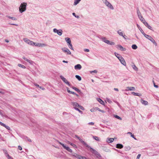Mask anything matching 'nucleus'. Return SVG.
Here are the masks:
<instances>
[{"mask_svg":"<svg viewBox=\"0 0 159 159\" xmlns=\"http://www.w3.org/2000/svg\"><path fill=\"white\" fill-rule=\"evenodd\" d=\"M23 59L26 61H27L28 62H29L30 64L33 65V63H34L33 61L31 60H30L26 58H25V57H22Z\"/></svg>","mask_w":159,"mask_h":159,"instance_id":"15","label":"nucleus"},{"mask_svg":"<svg viewBox=\"0 0 159 159\" xmlns=\"http://www.w3.org/2000/svg\"><path fill=\"white\" fill-rule=\"evenodd\" d=\"M131 66L133 69L137 71L138 70V68L136 66L134 65V63H133V64L131 65Z\"/></svg>","mask_w":159,"mask_h":159,"instance_id":"28","label":"nucleus"},{"mask_svg":"<svg viewBox=\"0 0 159 159\" xmlns=\"http://www.w3.org/2000/svg\"><path fill=\"white\" fill-rule=\"evenodd\" d=\"M114 140V139L113 138H108L107 139V142L110 143H112Z\"/></svg>","mask_w":159,"mask_h":159,"instance_id":"23","label":"nucleus"},{"mask_svg":"<svg viewBox=\"0 0 159 159\" xmlns=\"http://www.w3.org/2000/svg\"><path fill=\"white\" fill-rule=\"evenodd\" d=\"M72 155L79 159H87L85 157L82 156L75 153H72Z\"/></svg>","mask_w":159,"mask_h":159,"instance_id":"7","label":"nucleus"},{"mask_svg":"<svg viewBox=\"0 0 159 159\" xmlns=\"http://www.w3.org/2000/svg\"><path fill=\"white\" fill-rule=\"evenodd\" d=\"M71 103L75 108V107L78 108V107L79 106V104L77 102H71Z\"/></svg>","mask_w":159,"mask_h":159,"instance_id":"17","label":"nucleus"},{"mask_svg":"<svg viewBox=\"0 0 159 159\" xmlns=\"http://www.w3.org/2000/svg\"><path fill=\"white\" fill-rule=\"evenodd\" d=\"M126 89H125L126 91L129 90L132 91L135 90V88L133 87H128L126 88Z\"/></svg>","mask_w":159,"mask_h":159,"instance_id":"19","label":"nucleus"},{"mask_svg":"<svg viewBox=\"0 0 159 159\" xmlns=\"http://www.w3.org/2000/svg\"><path fill=\"white\" fill-rule=\"evenodd\" d=\"M68 46L69 48L70 49H71L74 51V49L73 47V46L71 44V43H70L69 44H68Z\"/></svg>","mask_w":159,"mask_h":159,"instance_id":"34","label":"nucleus"},{"mask_svg":"<svg viewBox=\"0 0 159 159\" xmlns=\"http://www.w3.org/2000/svg\"><path fill=\"white\" fill-rule=\"evenodd\" d=\"M137 48H138L137 46L135 44H133L132 46V48L133 49H134V50L136 49H137Z\"/></svg>","mask_w":159,"mask_h":159,"instance_id":"37","label":"nucleus"},{"mask_svg":"<svg viewBox=\"0 0 159 159\" xmlns=\"http://www.w3.org/2000/svg\"><path fill=\"white\" fill-rule=\"evenodd\" d=\"M116 48L121 50V51H124L126 50L125 48H123L121 45L118 44L116 46Z\"/></svg>","mask_w":159,"mask_h":159,"instance_id":"13","label":"nucleus"},{"mask_svg":"<svg viewBox=\"0 0 159 159\" xmlns=\"http://www.w3.org/2000/svg\"><path fill=\"white\" fill-rule=\"evenodd\" d=\"M117 33L120 36H122L124 37V38L125 39V35H123V32L121 31V30H118L117 31Z\"/></svg>","mask_w":159,"mask_h":159,"instance_id":"20","label":"nucleus"},{"mask_svg":"<svg viewBox=\"0 0 159 159\" xmlns=\"http://www.w3.org/2000/svg\"><path fill=\"white\" fill-rule=\"evenodd\" d=\"M0 125L4 127L5 128H6L8 130H10V128L8 126H7L5 125V124H4V123H2V122L0 121Z\"/></svg>","mask_w":159,"mask_h":159,"instance_id":"22","label":"nucleus"},{"mask_svg":"<svg viewBox=\"0 0 159 159\" xmlns=\"http://www.w3.org/2000/svg\"><path fill=\"white\" fill-rule=\"evenodd\" d=\"M98 100L100 104L102 105H104V102L100 98H98Z\"/></svg>","mask_w":159,"mask_h":159,"instance_id":"30","label":"nucleus"},{"mask_svg":"<svg viewBox=\"0 0 159 159\" xmlns=\"http://www.w3.org/2000/svg\"><path fill=\"white\" fill-rule=\"evenodd\" d=\"M139 19L143 24H144L146 21L145 19L142 16H141L139 18Z\"/></svg>","mask_w":159,"mask_h":159,"instance_id":"29","label":"nucleus"},{"mask_svg":"<svg viewBox=\"0 0 159 159\" xmlns=\"http://www.w3.org/2000/svg\"><path fill=\"white\" fill-rule=\"evenodd\" d=\"M116 56L117 57L120 61L121 63L123 65L125 66L126 65V63L123 57L119 55L118 54L115 53Z\"/></svg>","mask_w":159,"mask_h":159,"instance_id":"2","label":"nucleus"},{"mask_svg":"<svg viewBox=\"0 0 159 159\" xmlns=\"http://www.w3.org/2000/svg\"><path fill=\"white\" fill-rule=\"evenodd\" d=\"M126 149L128 150H129L130 149V147L129 146H127L126 147Z\"/></svg>","mask_w":159,"mask_h":159,"instance_id":"59","label":"nucleus"},{"mask_svg":"<svg viewBox=\"0 0 159 159\" xmlns=\"http://www.w3.org/2000/svg\"><path fill=\"white\" fill-rule=\"evenodd\" d=\"M57 142L59 144L62 145L63 147V148L66 150H67L70 152L72 153V150L70 149L69 147L66 146L64 144L62 143L59 142V141H57Z\"/></svg>","mask_w":159,"mask_h":159,"instance_id":"6","label":"nucleus"},{"mask_svg":"<svg viewBox=\"0 0 159 159\" xmlns=\"http://www.w3.org/2000/svg\"><path fill=\"white\" fill-rule=\"evenodd\" d=\"M103 2L108 8L112 10H114V8L113 6L107 0H103Z\"/></svg>","mask_w":159,"mask_h":159,"instance_id":"3","label":"nucleus"},{"mask_svg":"<svg viewBox=\"0 0 159 159\" xmlns=\"http://www.w3.org/2000/svg\"><path fill=\"white\" fill-rule=\"evenodd\" d=\"M116 146V148L119 149H121L123 147V145L120 144H117Z\"/></svg>","mask_w":159,"mask_h":159,"instance_id":"27","label":"nucleus"},{"mask_svg":"<svg viewBox=\"0 0 159 159\" xmlns=\"http://www.w3.org/2000/svg\"><path fill=\"white\" fill-rule=\"evenodd\" d=\"M75 109L77 111H79V112H80V113H82V111H80L79 109L78 108L75 107Z\"/></svg>","mask_w":159,"mask_h":159,"instance_id":"46","label":"nucleus"},{"mask_svg":"<svg viewBox=\"0 0 159 159\" xmlns=\"http://www.w3.org/2000/svg\"><path fill=\"white\" fill-rule=\"evenodd\" d=\"M105 151L107 152H110V150L108 149L106 150H105Z\"/></svg>","mask_w":159,"mask_h":159,"instance_id":"64","label":"nucleus"},{"mask_svg":"<svg viewBox=\"0 0 159 159\" xmlns=\"http://www.w3.org/2000/svg\"><path fill=\"white\" fill-rule=\"evenodd\" d=\"M23 139H27V140L30 142H31V140L30 139H29L28 137H27V136H24L23 137Z\"/></svg>","mask_w":159,"mask_h":159,"instance_id":"36","label":"nucleus"},{"mask_svg":"<svg viewBox=\"0 0 159 159\" xmlns=\"http://www.w3.org/2000/svg\"><path fill=\"white\" fill-rule=\"evenodd\" d=\"M143 24L148 29L150 30H153L152 28V27H151L146 21Z\"/></svg>","mask_w":159,"mask_h":159,"instance_id":"18","label":"nucleus"},{"mask_svg":"<svg viewBox=\"0 0 159 159\" xmlns=\"http://www.w3.org/2000/svg\"><path fill=\"white\" fill-rule=\"evenodd\" d=\"M91 149L93 151V153L95 155L98 156V157H101V156L100 154L95 150L93 148H91Z\"/></svg>","mask_w":159,"mask_h":159,"instance_id":"14","label":"nucleus"},{"mask_svg":"<svg viewBox=\"0 0 159 159\" xmlns=\"http://www.w3.org/2000/svg\"><path fill=\"white\" fill-rule=\"evenodd\" d=\"M40 89H41L43 90H45V89L44 88L40 86L39 88Z\"/></svg>","mask_w":159,"mask_h":159,"instance_id":"60","label":"nucleus"},{"mask_svg":"<svg viewBox=\"0 0 159 159\" xmlns=\"http://www.w3.org/2000/svg\"><path fill=\"white\" fill-rule=\"evenodd\" d=\"M93 138L94 139H95V140H96L97 141H100L99 138L97 136H93Z\"/></svg>","mask_w":159,"mask_h":159,"instance_id":"41","label":"nucleus"},{"mask_svg":"<svg viewBox=\"0 0 159 159\" xmlns=\"http://www.w3.org/2000/svg\"><path fill=\"white\" fill-rule=\"evenodd\" d=\"M18 149L20 150H22V147H21V146H18Z\"/></svg>","mask_w":159,"mask_h":159,"instance_id":"55","label":"nucleus"},{"mask_svg":"<svg viewBox=\"0 0 159 159\" xmlns=\"http://www.w3.org/2000/svg\"><path fill=\"white\" fill-rule=\"evenodd\" d=\"M34 85L36 87H38L39 88H40V86L39 84H36V83H34Z\"/></svg>","mask_w":159,"mask_h":159,"instance_id":"53","label":"nucleus"},{"mask_svg":"<svg viewBox=\"0 0 159 159\" xmlns=\"http://www.w3.org/2000/svg\"><path fill=\"white\" fill-rule=\"evenodd\" d=\"M131 136L134 139H135V140L136 139V138H135V137H134V135L133 134H132V135H131Z\"/></svg>","mask_w":159,"mask_h":159,"instance_id":"56","label":"nucleus"},{"mask_svg":"<svg viewBox=\"0 0 159 159\" xmlns=\"http://www.w3.org/2000/svg\"><path fill=\"white\" fill-rule=\"evenodd\" d=\"M35 45L36 46L38 47H45L47 46V45L44 43H34V46Z\"/></svg>","mask_w":159,"mask_h":159,"instance_id":"12","label":"nucleus"},{"mask_svg":"<svg viewBox=\"0 0 159 159\" xmlns=\"http://www.w3.org/2000/svg\"><path fill=\"white\" fill-rule=\"evenodd\" d=\"M114 89L115 91H119V89H117V88H114Z\"/></svg>","mask_w":159,"mask_h":159,"instance_id":"62","label":"nucleus"},{"mask_svg":"<svg viewBox=\"0 0 159 159\" xmlns=\"http://www.w3.org/2000/svg\"><path fill=\"white\" fill-rule=\"evenodd\" d=\"M94 110L95 109L94 108H92L90 110V111L92 112H94Z\"/></svg>","mask_w":159,"mask_h":159,"instance_id":"57","label":"nucleus"},{"mask_svg":"<svg viewBox=\"0 0 159 159\" xmlns=\"http://www.w3.org/2000/svg\"><path fill=\"white\" fill-rule=\"evenodd\" d=\"M60 78L66 84L68 85L69 86H70V83L67 81V80L63 76L60 75Z\"/></svg>","mask_w":159,"mask_h":159,"instance_id":"11","label":"nucleus"},{"mask_svg":"<svg viewBox=\"0 0 159 159\" xmlns=\"http://www.w3.org/2000/svg\"><path fill=\"white\" fill-rule=\"evenodd\" d=\"M88 124L90 125H93L94 124V123L93 122H91L88 123Z\"/></svg>","mask_w":159,"mask_h":159,"instance_id":"54","label":"nucleus"},{"mask_svg":"<svg viewBox=\"0 0 159 159\" xmlns=\"http://www.w3.org/2000/svg\"><path fill=\"white\" fill-rule=\"evenodd\" d=\"M27 5V4L26 2L21 3L19 7V11L20 13H22L26 10Z\"/></svg>","mask_w":159,"mask_h":159,"instance_id":"1","label":"nucleus"},{"mask_svg":"<svg viewBox=\"0 0 159 159\" xmlns=\"http://www.w3.org/2000/svg\"><path fill=\"white\" fill-rule=\"evenodd\" d=\"M6 17L9 19H12L13 20H17L16 19L15 17H11V16H6Z\"/></svg>","mask_w":159,"mask_h":159,"instance_id":"32","label":"nucleus"},{"mask_svg":"<svg viewBox=\"0 0 159 159\" xmlns=\"http://www.w3.org/2000/svg\"><path fill=\"white\" fill-rule=\"evenodd\" d=\"M87 147H88L89 148H90L91 149V147L89 146L88 144H87L86 143V144L85 145Z\"/></svg>","mask_w":159,"mask_h":159,"instance_id":"58","label":"nucleus"},{"mask_svg":"<svg viewBox=\"0 0 159 159\" xmlns=\"http://www.w3.org/2000/svg\"><path fill=\"white\" fill-rule=\"evenodd\" d=\"M137 26L138 27V29H139V30H140V32H141V33L143 34V35L144 34H145L144 31H143V30L142 29V28L140 27V26H139V25H138V24H137Z\"/></svg>","mask_w":159,"mask_h":159,"instance_id":"25","label":"nucleus"},{"mask_svg":"<svg viewBox=\"0 0 159 159\" xmlns=\"http://www.w3.org/2000/svg\"><path fill=\"white\" fill-rule=\"evenodd\" d=\"M75 77L79 81H80L81 80V77L79 75H76Z\"/></svg>","mask_w":159,"mask_h":159,"instance_id":"40","label":"nucleus"},{"mask_svg":"<svg viewBox=\"0 0 159 159\" xmlns=\"http://www.w3.org/2000/svg\"><path fill=\"white\" fill-rule=\"evenodd\" d=\"M53 32L55 33H57L59 36L61 35L63 32L62 30L60 29L57 30L55 28L53 29Z\"/></svg>","mask_w":159,"mask_h":159,"instance_id":"9","label":"nucleus"},{"mask_svg":"<svg viewBox=\"0 0 159 159\" xmlns=\"http://www.w3.org/2000/svg\"><path fill=\"white\" fill-rule=\"evenodd\" d=\"M84 52H89V49H84Z\"/></svg>","mask_w":159,"mask_h":159,"instance_id":"50","label":"nucleus"},{"mask_svg":"<svg viewBox=\"0 0 159 159\" xmlns=\"http://www.w3.org/2000/svg\"><path fill=\"white\" fill-rule=\"evenodd\" d=\"M72 88L73 89L75 90V91H77L78 92V93L80 92V90H79V89H78L77 88H76L74 87H72Z\"/></svg>","mask_w":159,"mask_h":159,"instance_id":"38","label":"nucleus"},{"mask_svg":"<svg viewBox=\"0 0 159 159\" xmlns=\"http://www.w3.org/2000/svg\"><path fill=\"white\" fill-rule=\"evenodd\" d=\"M132 94L135 96H141V94L139 93H135L134 92H132Z\"/></svg>","mask_w":159,"mask_h":159,"instance_id":"31","label":"nucleus"},{"mask_svg":"<svg viewBox=\"0 0 159 159\" xmlns=\"http://www.w3.org/2000/svg\"><path fill=\"white\" fill-rule=\"evenodd\" d=\"M137 14L139 18L141 16H142L139 9L138 8L137 9Z\"/></svg>","mask_w":159,"mask_h":159,"instance_id":"24","label":"nucleus"},{"mask_svg":"<svg viewBox=\"0 0 159 159\" xmlns=\"http://www.w3.org/2000/svg\"><path fill=\"white\" fill-rule=\"evenodd\" d=\"M23 40L27 43L32 46H34V42L28 39L24 38L23 39Z\"/></svg>","mask_w":159,"mask_h":159,"instance_id":"10","label":"nucleus"},{"mask_svg":"<svg viewBox=\"0 0 159 159\" xmlns=\"http://www.w3.org/2000/svg\"><path fill=\"white\" fill-rule=\"evenodd\" d=\"M65 40L68 44H69L71 43V41L70 38L68 37H66L65 38Z\"/></svg>","mask_w":159,"mask_h":159,"instance_id":"21","label":"nucleus"},{"mask_svg":"<svg viewBox=\"0 0 159 159\" xmlns=\"http://www.w3.org/2000/svg\"><path fill=\"white\" fill-rule=\"evenodd\" d=\"M4 153L6 155V156L7 155V154H7V152L6 150H4Z\"/></svg>","mask_w":159,"mask_h":159,"instance_id":"61","label":"nucleus"},{"mask_svg":"<svg viewBox=\"0 0 159 159\" xmlns=\"http://www.w3.org/2000/svg\"><path fill=\"white\" fill-rule=\"evenodd\" d=\"M61 50L63 52L67 55L71 54V52L70 51L66 48H61Z\"/></svg>","mask_w":159,"mask_h":159,"instance_id":"8","label":"nucleus"},{"mask_svg":"<svg viewBox=\"0 0 159 159\" xmlns=\"http://www.w3.org/2000/svg\"><path fill=\"white\" fill-rule=\"evenodd\" d=\"M106 100L109 103H112V101H111L109 99L107 98H106Z\"/></svg>","mask_w":159,"mask_h":159,"instance_id":"43","label":"nucleus"},{"mask_svg":"<svg viewBox=\"0 0 159 159\" xmlns=\"http://www.w3.org/2000/svg\"><path fill=\"white\" fill-rule=\"evenodd\" d=\"M101 39L103 42L108 44L110 45H114L115 44L114 42L110 41L109 40L107 39L105 37H102L101 38Z\"/></svg>","mask_w":159,"mask_h":159,"instance_id":"4","label":"nucleus"},{"mask_svg":"<svg viewBox=\"0 0 159 159\" xmlns=\"http://www.w3.org/2000/svg\"><path fill=\"white\" fill-rule=\"evenodd\" d=\"M114 117L120 120H122V118L120 117L119 116L117 115H114Z\"/></svg>","mask_w":159,"mask_h":159,"instance_id":"35","label":"nucleus"},{"mask_svg":"<svg viewBox=\"0 0 159 159\" xmlns=\"http://www.w3.org/2000/svg\"><path fill=\"white\" fill-rule=\"evenodd\" d=\"M78 108H80V109L81 110H84V107H83L82 106H81L80 105H79V107H78Z\"/></svg>","mask_w":159,"mask_h":159,"instance_id":"44","label":"nucleus"},{"mask_svg":"<svg viewBox=\"0 0 159 159\" xmlns=\"http://www.w3.org/2000/svg\"><path fill=\"white\" fill-rule=\"evenodd\" d=\"M18 66L19 67L22 68H23V69H25L26 68V67H25V66H24V65H22L20 64H19L18 65Z\"/></svg>","mask_w":159,"mask_h":159,"instance_id":"39","label":"nucleus"},{"mask_svg":"<svg viewBox=\"0 0 159 159\" xmlns=\"http://www.w3.org/2000/svg\"><path fill=\"white\" fill-rule=\"evenodd\" d=\"M70 145L72 146L73 147L76 148L77 146L75 144L72 143H70Z\"/></svg>","mask_w":159,"mask_h":159,"instance_id":"47","label":"nucleus"},{"mask_svg":"<svg viewBox=\"0 0 159 159\" xmlns=\"http://www.w3.org/2000/svg\"><path fill=\"white\" fill-rule=\"evenodd\" d=\"M141 102L143 104L145 105H148V102L146 101H145L142 99L141 100Z\"/></svg>","mask_w":159,"mask_h":159,"instance_id":"26","label":"nucleus"},{"mask_svg":"<svg viewBox=\"0 0 159 159\" xmlns=\"http://www.w3.org/2000/svg\"><path fill=\"white\" fill-rule=\"evenodd\" d=\"M0 93H1L2 94H4L5 93V92L2 89L0 91Z\"/></svg>","mask_w":159,"mask_h":159,"instance_id":"51","label":"nucleus"},{"mask_svg":"<svg viewBox=\"0 0 159 159\" xmlns=\"http://www.w3.org/2000/svg\"><path fill=\"white\" fill-rule=\"evenodd\" d=\"M80 1L81 0H75L74 4V5H76L79 3Z\"/></svg>","mask_w":159,"mask_h":159,"instance_id":"33","label":"nucleus"},{"mask_svg":"<svg viewBox=\"0 0 159 159\" xmlns=\"http://www.w3.org/2000/svg\"><path fill=\"white\" fill-rule=\"evenodd\" d=\"M74 68L76 70H80L82 68V66L80 64H78L75 66Z\"/></svg>","mask_w":159,"mask_h":159,"instance_id":"16","label":"nucleus"},{"mask_svg":"<svg viewBox=\"0 0 159 159\" xmlns=\"http://www.w3.org/2000/svg\"><path fill=\"white\" fill-rule=\"evenodd\" d=\"M153 84H154V87H155V88H158V86L157 85H156L155 84V82H154V81H153Z\"/></svg>","mask_w":159,"mask_h":159,"instance_id":"49","label":"nucleus"},{"mask_svg":"<svg viewBox=\"0 0 159 159\" xmlns=\"http://www.w3.org/2000/svg\"><path fill=\"white\" fill-rule=\"evenodd\" d=\"M97 70H93V71H91L90 73H97Z\"/></svg>","mask_w":159,"mask_h":159,"instance_id":"48","label":"nucleus"},{"mask_svg":"<svg viewBox=\"0 0 159 159\" xmlns=\"http://www.w3.org/2000/svg\"><path fill=\"white\" fill-rule=\"evenodd\" d=\"M81 141L82 143L83 144H84V145L86 144V143L84 141H82H82Z\"/></svg>","mask_w":159,"mask_h":159,"instance_id":"63","label":"nucleus"},{"mask_svg":"<svg viewBox=\"0 0 159 159\" xmlns=\"http://www.w3.org/2000/svg\"><path fill=\"white\" fill-rule=\"evenodd\" d=\"M96 109L97 110H98L99 111H100V112H101L102 113H103L105 112L103 110H101L100 109H99L98 107H96Z\"/></svg>","mask_w":159,"mask_h":159,"instance_id":"42","label":"nucleus"},{"mask_svg":"<svg viewBox=\"0 0 159 159\" xmlns=\"http://www.w3.org/2000/svg\"><path fill=\"white\" fill-rule=\"evenodd\" d=\"M143 35L145 37L151 41L156 46H157V43L151 36L149 35L146 34H144Z\"/></svg>","mask_w":159,"mask_h":159,"instance_id":"5","label":"nucleus"},{"mask_svg":"<svg viewBox=\"0 0 159 159\" xmlns=\"http://www.w3.org/2000/svg\"><path fill=\"white\" fill-rule=\"evenodd\" d=\"M141 154H139L137 156L136 159H139L141 156Z\"/></svg>","mask_w":159,"mask_h":159,"instance_id":"52","label":"nucleus"},{"mask_svg":"<svg viewBox=\"0 0 159 159\" xmlns=\"http://www.w3.org/2000/svg\"><path fill=\"white\" fill-rule=\"evenodd\" d=\"M7 157L8 158V159H13L12 157H10L9 154H7Z\"/></svg>","mask_w":159,"mask_h":159,"instance_id":"45","label":"nucleus"}]
</instances>
